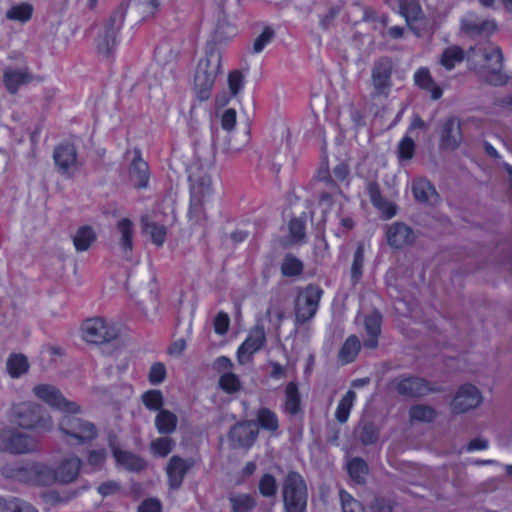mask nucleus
Segmentation results:
<instances>
[{
    "label": "nucleus",
    "instance_id": "obj_56",
    "mask_svg": "<svg viewBox=\"0 0 512 512\" xmlns=\"http://www.w3.org/2000/svg\"><path fill=\"white\" fill-rule=\"evenodd\" d=\"M485 59L489 62L493 73L498 72L502 65V54L499 48L491 47L490 53L485 55Z\"/></svg>",
    "mask_w": 512,
    "mask_h": 512
},
{
    "label": "nucleus",
    "instance_id": "obj_50",
    "mask_svg": "<svg viewBox=\"0 0 512 512\" xmlns=\"http://www.w3.org/2000/svg\"><path fill=\"white\" fill-rule=\"evenodd\" d=\"M363 263H364V251L363 247L359 246L355 253H354V259L351 267V276L353 280L357 281L362 276V270H363Z\"/></svg>",
    "mask_w": 512,
    "mask_h": 512
},
{
    "label": "nucleus",
    "instance_id": "obj_24",
    "mask_svg": "<svg viewBox=\"0 0 512 512\" xmlns=\"http://www.w3.org/2000/svg\"><path fill=\"white\" fill-rule=\"evenodd\" d=\"M396 389L400 394L409 396L423 395L429 391L427 384L417 377L400 379L396 384Z\"/></svg>",
    "mask_w": 512,
    "mask_h": 512
},
{
    "label": "nucleus",
    "instance_id": "obj_46",
    "mask_svg": "<svg viewBox=\"0 0 512 512\" xmlns=\"http://www.w3.org/2000/svg\"><path fill=\"white\" fill-rule=\"evenodd\" d=\"M142 402L149 410H159L163 405V395L159 390H149L143 393Z\"/></svg>",
    "mask_w": 512,
    "mask_h": 512
},
{
    "label": "nucleus",
    "instance_id": "obj_62",
    "mask_svg": "<svg viewBox=\"0 0 512 512\" xmlns=\"http://www.w3.org/2000/svg\"><path fill=\"white\" fill-rule=\"evenodd\" d=\"M106 458L104 450H93L88 456V462L92 466H100Z\"/></svg>",
    "mask_w": 512,
    "mask_h": 512
},
{
    "label": "nucleus",
    "instance_id": "obj_9",
    "mask_svg": "<svg viewBox=\"0 0 512 512\" xmlns=\"http://www.w3.org/2000/svg\"><path fill=\"white\" fill-rule=\"evenodd\" d=\"M482 403L481 391L475 385L463 384L456 391L450 406L454 413L461 414L478 408Z\"/></svg>",
    "mask_w": 512,
    "mask_h": 512
},
{
    "label": "nucleus",
    "instance_id": "obj_10",
    "mask_svg": "<svg viewBox=\"0 0 512 512\" xmlns=\"http://www.w3.org/2000/svg\"><path fill=\"white\" fill-rule=\"evenodd\" d=\"M322 290L310 285L303 289L296 301V319L299 322H305L311 319L317 312Z\"/></svg>",
    "mask_w": 512,
    "mask_h": 512
},
{
    "label": "nucleus",
    "instance_id": "obj_37",
    "mask_svg": "<svg viewBox=\"0 0 512 512\" xmlns=\"http://www.w3.org/2000/svg\"><path fill=\"white\" fill-rule=\"evenodd\" d=\"M121 22L122 21L119 20V23L115 28L107 30L104 35L99 37L97 47L101 53L109 54L116 46L117 32L120 29Z\"/></svg>",
    "mask_w": 512,
    "mask_h": 512
},
{
    "label": "nucleus",
    "instance_id": "obj_36",
    "mask_svg": "<svg viewBox=\"0 0 512 512\" xmlns=\"http://www.w3.org/2000/svg\"><path fill=\"white\" fill-rule=\"evenodd\" d=\"M360 350V342L356 336H350L339 352V359L342 363L352 362Z\"/></svg>",
    "mask_w": 512,
    "mask_h": 512
},
{
    "label": "nucleus",
    "instance_id": "obj_29",
    "mask_svg": "<svg viewBox=\"0 0 512 512\" xmlns=\"http://www.w3.org/2000/svg\"><path fill=\"white\" fill-rule=\"evenodd\" d=\"M142 224L144 233L151 238V241L157 246H162L166 239L164 225L157 223L148 216L143 218Z\"/></svg>",
    "mask_w": 512,
    "mask_h": 512
},
{
    "label": "nucleus",
    "instance_id": "obj_19",
    "mask_svg": "<svg viewBox=\"0 0 512 512\" xmlns=\"http://www.w3.org/2000/svg\"><path fill=\"white\" fill-rule=\"evenodd\" d=\"M232 441L241 447L252 445L257 436V427L251 422L236 425L230 433Z\"/></svg>",
    "mask_w": 512,
    "mask_h": 512
},
{
    "label": "nucleus",
    "instance_id": "obj_5",
    "mask_svg": "<svg viewBox=\"0 0 512 512\" xmlns=\"http://www.w3.org/2000/svg\"><path fill=\"white\" fill-rule=\"evenodd\" d=\"M283 501L287 512H303L307 502L304 480L297 473H289L283 484Z\"/></svg>",
    "mask_w": 512,
    "mask_h": 512
},
{
    "label": "nucleus",
    "instance_id": "obj_31",
    "mask_svg": "<svg viewBox=\"0 0 512 512\" xmlns=\"http://www.w3.org/2000/svg\"><path fill=\"white\" fill-rule=\"evenodd\" d=\"M368 191L372 203L379 209L384 218L390 219L396 214L395 205L391 202L384 201L381 198L378 187L376 185L370 184Z\"/></svg>",
    "mask_w": 512,
    "mask_h": 512
},
{
    "label": "nucleus",
    "instance_id": "obj_18",
    "mask_svg": "<svg viewBox=\"0 0 512 512\" xmlns=\"http://www.w3.org/2000/svg\"><path fill=\"white\" fill-rule=\"evenodd\" d=\"M461 28L469 34H490L496 30L493 20H480L474 14H467L461 21Z\"/></svg>",
    "mask_w": 512,
    "mask_h": 512
},
{
    "label": "nucleus",
    "instance_id": "obj_27",
    "mask_svg": "<svg viewBox=\"0 0 512 512\" xmlns=\"http://www.w3.org/2000/svg\"><path fill=\"white\" fill-rule=\"evenodd\" d=\"M414 81L417 86L431 93L434 100L441 98L442 89L433 81L430 72L426 68L418 69L414 74Z\"/></svg>",
    "mask_w": 512,
    "mask_h": 512
},
{
    "label": "nucleus",
    "instance_id": "obj_6",
    "mask_svg": "<svg viewBox=\"0 0 512 512\" xmlns=\"http://www.w3.org/2000/svg\"><path fill=\"white\" fill-rule=\"evenodd\" d=\"M81 338L92 344L109 342L116 338L118 331L113 322L101 317L87 319L81 325Z\"/></svg>",
    "mask_w": 512,
    "mask_h": 512
},
{
    "label": "nucleus",
    "instance_id": "obj_32",
    "mask_svg": "<svg viewBox=\"0 0 512 512\" xmlns=\"http://www.w3.org/2000/svg\"><path fill=\"white\" fill-rule=\"evenodd\" d=\"M343 195L341 193H336L333 196L324 195L319 201V208L321 212L325 214V219L329 214L334 213L336 216L339 215V212L342 210Z\"/></svg>",
    "mask_w": 512,
    "mask_h": 512
},
{
    "label": "nucleus",
    "instance_id": "obj_47",
    "mask_svg": "<svg viewBox=\"0 0 512 512\" xmlns=\"http://www.w3.org/2000/svg\"><path fill=\"white\" fill-rule=\"evenodd\" d=\"M257 418L260 426L266 430L275 431L278 428L277 416L269 409L259 410Z\"/></svg>",
    "mask_w": 512,
    "mask_h": 512
},
{
    "label": "nucleus",
    "instance_id": "obj_16",
    "mask_svg": "<svg viewBox=\"0 0 512 512\" xmlns=\"http://www.w3.org/2000/svg\"><path fill=\"white\" fill-rule=\"evenodd\" d=\"M191 465L189 461L177 456L170 459L166 468L170 488L177 489L181 486L183 478L191 468Z\"/></svg>",
    "mask_w": 512,
    "mask_h": 512
},
{
    "label": "nucleus",
    "instance_id": "obj_43",
    "mask_svg": "<svg viewBox=\"0 0 512 512\" xmlns=\"http://www.w3.org/2000/svg\"><path fill=\"white\" fill-rule=\"evenodd\" d=\"M220 388L228 393L233 394L240 390L241 383L237 375L234 373L228 372L224 373L219 379Z\"/></svg>",
    "mask_w": 512,
    "mask_h": 512
},
{
    "label": "nucleus",
    "instance_id": "obj_1",
    "mask_svg": "<svg viewBox=\"0 0 512 512\" xmlns=\"http://www.w3.org/2000/svg\"><path fill=\"white\" fill-rule=\"evenodd\" d=\"M190 220L198 224L213 207L215 189L209 164L195 163L189 166Z\"/></svg>",
    "mask_w": 512,
    "mask_h": 512
},
{
    "label": "nucleus",
    "instance_id": "obj_53",
    "mask_svg": "<svg viewBox=\"0 0 512 512\" xmlns=\"http://www.w3.org/2000/svg\"><path fill=\"white\" fill-rule=\"evenodd\" d=\"M276 480L273 476L266 474L264 475L259 483V490L263 496H273L276 492Z\"/></svg>",
    "mask_w": 512,
    "mask_h": 512
},
{
    "label": "nucleus",
    "instance_id": "obj_54",
    "mask_svg": "<svg viewBox=\"0 0 512 512\" xmlns=\"http://www.w3.org/2000/svg\"><path fill=\"white\" fill-rule=\"evenodd\" d=\"M3 512H36V510L26 502L12 499L5 502Z\"/></svg>",
    "mask_w": 512,
    "mask_h": 512
},
{
    "label": "nucleus",
    "instance_id": "obj_64",
    "mask_svg": "<svg viewBox=\"0 0 512 512\" xmlns=\"http://www.w3.org/2000/svg\"><path fill=\"white\" fill-rule=\"evenodd\" d=\"M488 447V442L484 439H474L468 444L469 451L484 450Z\"/></svg>",
    "mask_w": 512,
    "mask_h": 512
},
{
    "label": "nucleus",
    "instance_id": "obj_59",
    "mask_svg": "<svg viewBox=\"0 0 512 512\" xmlns=\"http://www.w3.org/2000/svg\"><path fill=\"white\" fill-rule=\"evenodd\" d=\"M229 327V318L225 313H219L214 319V330L217 334L223 335Z\"/></svg>",
    "mask_w": 512,
    "mask_h": 512
},
{
    "label": "nucleus",
    "instance_id": "obj_22",
    "mask_svg": "<svg viewBox=\"0 0 512 512\" xmlns=\"http://www.w3.org/2000/svg\"><path fill=\"white\" fill-rule=\"evenodd\" d=\"M412 191L415 199L419 202L430 205L438 201V194L430 182L424 179H417L412 183Z\"/></svg>",
    "mask_w": 512,
    "mask_h": 512
},
{
    "label": "nucleus",
    "instance_id": "obj_33",
    "mask_svg": "<svg viewBox=\"0 0 512 512\" xmlns=\"http://www.w3.org/2000/svg\"><path fill=\"white\" fill-rule=\"evenodd\" d=\"M229 502L234 512H249L256 504L252 495L244 493H232Z\"/></svg>",
    "mask_w": 512,
    "mask_h": 512
},
{
    "label": "nucleus",
    "instance_id": "obj_21",
    "mask_svg": "<svg viewBox=\"0 0 512 512\" xmlns=\"http://www.w3.org/2000/svg\"><path fill=\"white\" fill-rule=\"evenodd\" d=\"M32 76L25 67L8 68L4 73V83L10 92H15L18 88L30 82Z\"/></svg>",
    "mask_w": 512,
    "mask_h": 512
},
{
    "label": "nucleus",
    "instance_id": "obj_63",
    "mask_svg": "<svg viewBox=\"0 0 512 512\" xmlns=\"http://www.w3.org/2000/svg\"><path fill=\"white\" fill-rule=\"evenodd\" d=\"M119 490V485L116 482H107L99 486L98 491L101 495L107 496Z\"/></svg>",
    "mask_w": 512,
    "mask_h": 512
},
{
    "label": "nucleus",
    "instance_id": "obj_12",
    "mask_svg": "<svg viewBox=\"0 0 512 512\" xmlns=\"http://www.w3.org/2000/svg\"><path fill=\"white\" fill-rule=\"evenodd\" d=\"M266 342V334L264 328L256 326L252 328L245 341L237 349V360L243 365L252 360V357L257 353Z\"/></svg>",
    "mask_w": 512,
    "mask_h": 512
},
{
    "label": "nucleus",
    "instance_id": "obj_20",
    "mask_svg": "<svg viewBox=\"0 0 512 512\" xmlns=\"http://www.w3.org/2000/svg\"><path fill=\"white\" fill-rule=\"evenodd\" d=\"M386 234L389 245L395 248H402L413 241L412 231L404 224L391 225Z\"/></svg>",
    "mask_w": 512,
    "mask_h": 512
},
{
    "label": "nucleus",
    "instance_id": "obj_61",
    "mask_svg": "<svg viewBox=\"0 0 512 512\" xmlns=\"http://www.w3.org/2000/svg\"><path fill=\"white\" fill-rule=\"evenodd\" d=\"M139 512H161V504L158 500L149 499L144 501L139 509Z\"/></svg>",
    "mask_w": 512,
    "mask_h": 512
},
{
    "label": "nucleus",
    "instance_id": "obj_2",
    "mask_svg": "<svg viewBox=\"0 0 512 512\" xmlns=\"http://www.w3.org/2000/svg\"><path fill=\"white\" fill-rule=\"evenodd\" d=\"M221 54L214 47H207L198 57L193 84L195 93L201 101L207 100L215 80L220 73Z\"/></svg>",
    "mask_w": 512,
    "mask_h": 512
},
{
    "label": "nucleus",
    "instance_id": "obj_45",
    "mask_svg": "<svg viewBox=\"0 0 512 512\" xmlns=\"http://www.w3.org/2000/svg\"><path fill=\"white\" fill-rule=\"evenodd\" d=\"M302 270L303 264L299 259L293 256H286L284 258L281 265V271L284 276H297L302 272Z\"/></svg>",
    "mask_w": 512,
    "mask_h": 512
},
{
    "label": "nucleus",
    "instance_id": "obj_58",
    "mask_svg": "<svg viewBox=\"0 0 512 512\" xmlns=\"http://www.w3.org/2000/svg\"><path fill=\"white\" fill-rule=\"evenodd\" d=\"M414 153V142L408 138L404 137L399 144V156L402 159H410Z\"/></svg>",
    "mask_w": 512,
    "mask_h": 512
},
{
    "label": "nucleus",
    "instance_id": "obj_41",
    "mask_svg": "<svg viewBox=\"0 0 512 512\" xmlns=\"http://www.w3.org/2000/svg\"><path fill=\"white\" fill-rule=\"evenodd\" d=\"M32 13V6L26 3H22L12 6L7 11V18L14 21L26 22L32 17Z\"/></svg>",
    "mask_w": 512,
    "mask_h": 512
},
{
    "label": "nucleus",
    "instance_id": "obj_25",
    "mask_svg": "<svg viewBox=\"0 0 512 512\" xmlns=\"http://www.w3.org/2000/svg\"><path fill=\"white\" fill-rule=\"evenodd\" d=\"M117 231L119 233V247L124 254L132 250L134 227L130 219L123 217L117 222Z\"/></svg>",
    "mask_w": 512,
    "mask_h": 512
},
{
    "label": "nucleus",
    "instance_id": "obj_8",
    "mask_svg": "<svg viewBox=\"0 0 512 512\" xmlns=\"http://www.w3.org/2000/svg\"><path fill=\"white\" fill-rule=\"evenodd\" d=\"M59 429L64 434L71 435L82 442L91 440L97 435V430L93 423L70 413L63 415L59 423Z\"/></svg>",
    "mask_w": 512,
    "mask_h": 512
},
{
    "label": "nucleus",
    "instance_id": "obj_13",
    "mask_svg": "<svg viewBox=\"0 0 512 512\" xmlns=\"http://www.w3.org/2000/svg\"><path fill=\"white\" fill-rule=\"evenodd\" d=\"M54 161L59 172L68 177L79 169L76 149L71 144L59 145L54 151Z\"/></svg>",
    "mask_w": 512,
    "mask_h": 512
},
{
    "label": "nucleus",
    "instance_id": "obj_52",
    "mask_svg": "<svg viewBox=\"0 0 512 512\" xmlns=\"http://www.w3.org/2000/svg\"><path fill=\"white\" fill-rule=\"evenodd\" d=\"M220 123L223 130L231 131L237 122V114L235 109L229 108L223 111L220 115Z\"/></svg>",
    "mask_w": 512,
    "mask_h": 512
},
{
    "label": "nucleus",
    "instance_id": "obj_57",
    "mask_svg": "<svg viewBox=\"0 0 512 512\" xmlns=\"http://www.w3.org/2000/svg\"><path fill=\"white\" fill-rule=\"evenodd\" d=\"M166 377V368L162 363H154L149 371V381L152 384H159Z\"/></svg>",
    "mask_w": 512,
    "mask_h": 512
},
{
    "label": "nucleus",
    "instance_id": "obj_38",
    "mask_svg": "<svg viewBox=\"0 0 512 512\" xmlns=\"http://www.w3.org/2000/svg\"><path fill=\"white\" fill-rule=\"evenodd\" d=\"M29 364L27 358L22 354L10 356L7 361V371L11 377L17 378L28 371Z\"/></svg>",
    "mask_w": 512,
    "mask_h": 512
},
{
    "label": "nucleus",
    "instance_id": "obj_34",
    "mask_svg": "<svg viewBox=\"0 0 512 512\" xmlns=\"http://www.w3.org/2000/svg\"><path fill=\"white\" fill-rule=\"evenodd\" d=\"M155 425L162 434L172 433L176 429L177 417L168 410H161L156 416Z\"/></svg>",
    "mask_w": 512,
    "mask_h": 512
},
{
    "label": "nucleus",
    "instance_id": "obj_28",
    "mask_svg": "<svg viewBox=\"0 0 512 512\" xmlns=\"http://www.w3.org/2000/svg\"><path fill=\"white\" fill-rule=\"evenodd\" d=\"M441 142L445 148L449 149H454L460 144V124L457 119H449L445 123Z\"/></svg>",
    "mask_w": 512,
    "mask_h": 512
},
{
    "label": "nucleus",
    "instance_id": "obj_42",
    "mask_svg": "<svg viewBox=\"0 0 512 512\" xmlns=\"http://www.w3.org/2000/svg\"><path fill=\"white\" fill-rule=\"evenodd\" d=\"M174 445L175 443L171 438L161 437L151 442L150 449L153 455L165 457L172 451Z\"/></svg>",
    "mask_w": 512,
    "mask_h": 512
},
{
    "label": "nucleus",
    "instance_id": "obj_39",
    "mask_svg": "<svg viewBox=\"0 0 512 512\" xmlns=\"http://www.w3.org/2000/svg\"><path fill=\"white\" fill-rule=\"evenodd\" d=\"M300 409V398L297 386L294 383H289L285 391V404L284 410L289 414H296Z\"/></svg>",
    "mask_w": 512,
    "mask_h": 512
},
{
    "label": "nucleus",
    "instance_id": "obj_26",
    "mask_svg": "<svg viewBox=\"0 0 512 512\" xmlns=\"http://www.w3.org/2000/svg\"><path fill=\"white\" fill-rule=\"evenodd\" d=\"M244 86V77L241 72L233 71L228 76V87L229 94L223 93L219 95L216 99V105L218 107H223L229 103L232 97L237 96V94L243 89Z\"/></svg>",
    "mask_w": 512,
    "mask_h": 512
},
{
    "label": "nucleus",
    "instance_id": "obj_49",
    "mask_svg": "<svg viewBox=\"0 0 512 512\" xmlns=\"http://www.w3.org/2000/svg\"><path fill=\"white\" fill-rule=\"evenodd\" d=\"M274 37V32L271 28H265L254 40L253 42V52L260 53L265 47L272 41Z\"/></svg>",
    "mask_w": 512,
    "mask_h": 512
},
{
    "label": "nucleus",
    "instance_id": "obj_11",
    "mask_svg": "<svg viewBox=\"0 0 512 512\" xmlns=\"http://www.w3.org/2000/svg\"><path fill=\"white\" fill-rule=\"evenodd\" d=\"M36 447L35 441L28 435L11 428L0 431V450L11 453H26Z\"/></svg>",
    "mask_w": 512,
    "mask_h": 512
},
{
    "label": "nucleus",
    "instance_id": "obj_55",
    "mask_svg": "<svg viewBox=\"0 0 512 512\" xmlns=\"http://www.w3.org/2000/svg\"><path fill=\"white\" fill-rule=\"evenodd\" d=\"M389 75H390V71H389L388 67H384V68L376 67L373 70V74H372L374 86L377 89L384 88L388 83Z\"/></svg>",
    "mask_w": 512,
    "mask_h": 512
},
{
    "label": "nucleus",
    "instance_id": "obj_17",
    "mask_svg": "<svg viewBox=\"0 0 512 512\" xmlns=\"http://www.w3.org/2000/svg\"><path fill=\"white\" fill-rule=\"evenodd\" d=\"M380 315L378 312H372L368 316L359 314L356 318L358 324L363 323L368 339L365 341V346L368 348H375L378 343V336L380 334Z\"/></svg>",
    "mask_w": 512,
    "mask_h": 512
},
{
    "label": "nucleus",
    "instance_id": "obj_7",
    "mask_svg": "<svg viewBox=\"0 0 512 512\" xmlns=\"http://www.w3.org/2000/svg\"><path fill=\"white\" fill-rule=\"evenodd\" d=\"M34 395L49 406L58 409L64 413L78 414L81 412L80 406L75 402L68 401L63 397L60 391L48 384H39L33 388Z\"/></svg>",
    "mask_w": 512,
    "mask_h": 512
},
{
    "label": "nucleus",
    "instance_id": "obj_48",
    "mask_svg": "<svg viewBox=\"0 0 512 512\" xmlns=\"http://www.w3.org/2000/svg\"><path fill=\"white\" fill-rule=\"evenodd\" d=\"M410 417L412 421L430 422L435 417V411L428 406L418 405L411 408Z\"/></svg>",
    "mask_w": 512,
    "mask_h": 512
},
{
    "label": "nucleus",
    "instance_id": "obj_35",
    "mask_svg": "<svg viewBox=\"0 0 512 512\" xmlns=\"http://www.w3.org/2000/svg\"><path fill=\"white\" fill-rule=\"evenodd\" d=\"M464 53L458 46H451L446 48L440 58L441 65L447 69L452 70L457 64L462 62Z\"/></svg>",
    "mask_w": 512,
    "mask_h": 512
},
{
    "label": "nucleus",
    "instance_id": "obj_4",
    "mask_svg": "<svg viewBox=\"0 0 512 512\" xmlns=\"http://www.w3.org/2000/svg\"><path fill=\"white\" fill-rule=\"evenodd\" d=\"M13 422L22 428L38 432H48L53 427L51 416L30 404H22L15 408Z\"/></svg>",
    "mask_w": 512,
    "mask_h": 512
},
{
    "label": "nucleus",
    "instance_id": "obj_14",
    "mask_svg": "<svg viewBox=\"0 0 512 512\" xmlns=\"http://www.w3.org/2000/svg\"><path fill=\"white\" fill-rule=\"evenodd\" d=\"M400 11L405 17L408 26L416 33L431 29L432 24L423 16L422 10L414 0H400Z\"/></svg>",
    "mask_w": 512,
    "mask_h": 512
},
{
    "label": "nucleus",
    "instance_id": "obj_51",
    "mask_svg": "<svg viewBox=\"0 0 512 512\" xmlns=\"http://www.w3.org/2000/svg\"><path fill=\"white\" fill-rule=\"evenodd\" d=\"M340 500L343 512H362V507L350 494L340 491Z\"/></svg>",
    "mask_w": 512,
    "mask_h": 512
},
{
    "label": "nucleus",
    "instance_id": "obj_30",
    "mask_svg": "<svg viewBox=\"0 0 512 512\" xmlns=\"http://www.w3.org/2000/svg\"><path fill=\"white\" fill-rule=\"evenodd\" d=\"M96 240V233L90 226L80 227L73 236V243L77 251H86Z\"/></svg>",
    "mask_w": 512,
    "mask_h": 512
},
{
    "label": "nucleus",
    "instance_id": "obj_3",
    "mask_svg": "<svg viewBox=\"0 0 512 512\" xmlns=\"http://www.w3.org/2000/svg\"><path fill=\"white\" fill-rule=\"evenodd\" d=\"M79 468L80 460L77 457H71L61 462L54 473L43 465H35L30 468V471L33 475V482L40 485H46L53 480H57L62 483H69L73 481L78 475Z\"/></svg>",
    "mask_w": 512,
    "mask_h": 512
},
{
    "label": "nucleus",
    "instance_id": "obj_40",
    "mask_svg": "<svg viewBox=\"0 0 512 512\" xmlns=\"http://www.w3.org/2000/svg\"><path fill=\"white\" fill-rule=\"evenodd\" d=\"M355 393L348 391L345 396L341 399L336 410V418L339 422H346L348 420L350 410L355 400Z\"/></svg>",
    "mask_w": 512,
    "mask_h": 512
},
{
    "label": "nucleus",
    "instance_id": "obj_15",
    "mask_svg": "<svg viewBox=\"0 0 512 512\" xmlns=\"http://www.w3.org/2000/svg\"><path fill=\"white\" fill-rule=\"evenodd\" d=\"M109 446L112 449L113 456L118 467L130 471H140L145 467L143 459L132 453L121 450L118 447V442L115 437L109 438Z\"/></svg>",
    "mask_w": 512,
    "mask_h": 512
},
{
    "label": "nucleus",
    "instance_id": "obj_23",
    "mask_svg": "<svg viewBox=\"0 0 512 512\" xmlns=\"http://www.w3.org/2000/svg\"><path fill=\"white\" fill-rule=\"evenodd\" d=\"M130 177L133 183L138 187H145L149 178L148 165L136 150L133 152Z\"/></svg>",
    "mask_w": 512,
    "mask_h": 512
},
{
    "label": "nucleus",
    "instance_id": "obj_44",
    "mask_svg": "<svg viewBox=\"0 0 512 512\" xmlns=\"http://www.w3.org/2000/svg\"><path fill=\"white\" fill-rule=\"evenodd\" d=\"M350 477L356 482H361L367 474L366 463L358 458L352 459L347 464Z\"/></svg>",
    "mask_w": 512,
    "mask_h": 512
},
{
    "label": "nucleus",
    "instance_id": "obj_60",
    "mask_svg": "<svg viewBox=\"0 0 512 512\" xmlns=\"http://www.w3.org/2000/svg\"><path fill=\"white\" fill-rule=\"evenodd\" d=\"M289 231L293 240L297 241L304 236V223L300 219H294L289 224Z\"/></svg>",
    "mask_w": 512,
    "mask_h": 512
}]
</instances>
